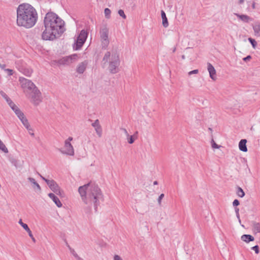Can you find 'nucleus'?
I'll list each match as a JSON object with an SVG mask.
<instances>
[{
    "instance_id": "obj_1",
    "label": "nucleus",
    "mask_w": 260,
    "mask_h": 260,
    "mask_svg": "<svg viewBox=\"0 0 260 260\" xmlns=\"http://www.w3.org/2000/svg\"><path fill=\"white\" fill-rule=\"evenodd\" d=\"M44 24L45 29L42 34L44 40L53 41L59 37L66 30L64 21L52 12L46 14Z\"/></svg>"
},
{
    "instance_id": "obj_2",
    "label": "nucleus",
    "mask_w": 260,
    "mask_h": 260,
    "mask_svg": "<svg viewBox=\"0 0 260 260\" xmlns=\"http://www.w3.org/2000/svg\"><path fill=\"white\" fill-rule=\"evenodd\" d=\"M78 192L82 201L89 208L93 205L95 211H97L100 201L103 199V194L98 185L90 182L78 188Z\"/></svg>"
},
{
    "instance_id": "obj_3",
    "label": "nucleus",
    "mask_w": 260,
    "mask_h": 260,
    "mask_svg": "<svg viewBox=\"0 0 260 260\" xmlns=\"http://www.w3.org/2000/svg\"><path fill=\"white\" fill-rule=\"evenodd\" d=\"M38 17L36 10L28 4H20L17 9L16 22L19 26L31 28L36 24Z\"/></svg>"
},
{
    "instance_id": "obj_4",
    "label": "nucleus",
    "mask_w": 260,
    "mask_h": 260,
    "mask_svg": "<svg viewBox=\"0 0 260 260\" xmlns=\"http://www.w3.org/2000/svg\"><path fill=\"white\" fill-rule=\"evenodd\" d=\"M102 62L103 68L107 63H109L108 68L110 73L115 74L118 72L120 59L119 54L117 52H112L111 54L110 52L107 51L104 55Z\"/></svg>"
},
{
    "instance_id": "obj_5",
    "label": "nucleus",
    "mask_w": 260,
    "mask_h": 260,
    "mask_svg": "<svg viewBox=\"0 0 260 260\" xmlns=\"http://www.w3.org/2000/svg\"><path fill=\"white\" fill-rule=\"evenodd\" d=\"M26 96L30 100L34 105H38L42 101V93L39 89L35 88L34 90L27 93Z\"/></svg>"
},
{
    "instance_id": "obj_6",
    "label": "nucleus",
    "mask_w": 260,
    "mask_h": 260,
    "mask_svg": "<svg viewBox=\"0 0 260 260\" xmlns=\"http://www.w3.org/2000/svg\"><path fill=\"white\" fill-rule=\"evenodd\" d=\"M19 81L21 84V86L23 88L24 92L25 94L30 91L34 90L35 88H37V87L31 80L26 79L24 77H20Z\"/></svg>"
},
{
    "instance_id": "obj_7",
    "label": "nucleus",
    "mask_w": 260,
    "mask_h": 260,
    "mask_svg": "<svg viewBox=\"0 0 260 260\" xmlns=\"http://www.w3.org/2000/svg\"><path fill=\"white\" fill-rule=\"evenodd\" d=\"M100 37L102 41V47L105 49L109 44L108 39L109 29L106 26H103L100 29Z\"/></svg>"
},
{
    "instance_id": "obj_8",
    "label": "nucleus",
    "mask_w": 260,
    "mask_h": 260,
    "mask_svg": "<svg viewBox=\"0 0 260 260\" xmlns=\"http://www.w3.org/2000/svg\"><path fill=\"white\" fill-rule=\"evenodd\" d=\"M87 37V33L84 30H82L77 39L75 46H74L75 50H79L82 47Z\"/></svg>"
},
{
    "instance_id": "obj_9",
    "label": "nucleus",
    "mask_w": 260,
    "mask_h": 260,
    "mask_svg": "<svg viewBox=\"0 0 260 260\" xmlns=\"http://www.w3.org/2000/svg\"><path fill=\"white\" fill-rule=\"evenodd\" d=\"M47 184L49 188L56 194L61 196L62 191L56 182L53 180H49L47 181Z\"/></svg>"
},
{
    "instance_id": "obj_10",
    "label": "nucleus",
    "mask_w": 260,
    "mask_h": 260,
    "mask_svg": "<svg viewBox=\"0 0 260 260\" xmlns=\"http://www.w3.org/2000/svg\"><path fill=\"white\" fill-rule=\"evenodd\" d=\"M64 148L66 149L64 151L61 149L59 150L61 153L66 154L71 156L74 155V150L71 143H69L68 142H64Z\"/></svg>"
},
{
    "instance_id": "obj_11",
    "label": "nucleus",
    "mask_w": 260,
    "mask_h": 260,
    "mask_svg": "<svg viewBox=\"0 0 260 260\" xmlns=\"http://www.w3.org/2000/svg\"><path fill=\"white\" fill-rule=\"evenodd\" d=\"M91 126L94 127L98 137L100 138L102 136L103 130L99 120L98 119L95 120L91 124Z\"/></svg>"
},
{
    "instance_id": "obj_12",
    "label": "nucleus",
    "mask_w": 260,
    "mask_h": 260,
    "mask_svg": "<svg viewBox=\"0 0 260 260\" xmlns=\"http://www.w3.org/2000/svg\"><path fill=\"white\" fill-rule=\"evenodd\" d=\"M88 64V61L87 60L80 63L77 67L76 72L79 74H83L85 71Z\"/></svg>"
},
{
    "instance_id": "obj_13",
    "label": "nucleus",
    "mask_w": 260,
    "mask_h": 260,
    "mask_svg": "<svg viewBox=\"0 0 260 260\" xmlns=\"http://www.w3.org/2000/svg\"><path fill=\"white\" fill-rule=\"evenodd\" d=\"M18 223L19 224H20L22 227L28 233V235L31 238V239H32V240L35 242L36 241V240L35 239V238L34 237L32 234V233H31V231H30V230L29 229V228H28V225L26 223H24L22 222V220L21 219H20L19 221H18Z\"/></svg>"
},
{
    "instance_id": "obj_14",
    "label": "nucleus",
    "mask_w": 260,
    "mask_h": 260,
    "mask_svg": "<svg viewBox=\"0 0 260 260\" xmlns=\"http://www.w3.org/2000/svg\"><path fill=\"white\" fill-rule=\"evenodd\" d=\"M57 63L59 64L65 65L69 64L72 62V56H66L58 59Z\"/></svg>"
},
{
    "instance_id": "obj_15",
    "label": "nucleus",
    "mask_w": 260,
    "mask_h": 260,
    "mask_svg": "<svg viewBox=\"0 0 260 260\" xmlns=\"http://www.w3.org/2000/svg\"><path fill=\"white\" fill-rule=\"evenodd\" d=\"M207 66V69L209 73L210 78L213 80H215L216 79V71L214 67L210 63H208Z\"/></svg>"
},
{
    "instance_id": "obj_16",
    "label": "nucleus",
    "mask_w": 260,
    "mask_h": 260,
    "mask_svg": "<svg viewBox=\"0 0 260 260\" xmlns=\"http://www.w3.org/2000/svg\"><path fill=\"white\" fill-rule=\"evenodd\" d=\"M28 180L31 183L32 188L36 191H41V188L35 179L31 177H28Z\"/></svg>"
},
{
    "instance_id": "obj_17",
    "label": "nucleus",
    "mask_w": 260,
    "mask_h": 260,
    "mask_svg": "<svg viewBox=\"0 0 260 260\" xmlns=\"http://www.w3.org/2000/svg\"><path fill=\"white\" fill-rule=\"evenodd\" d=\"M48 196L50 199L52 200L54 203L58 207H61L62 204L59 199L53 193H50L48 194Z\"/></svg>"
},
{
    "instance_id": "obj_18",
    "label": "nucleus",
    "mask_w": 260,
    "mask_h": 260,
    "mask_svg": "<svg viewBox=\"0 0 260 260\" xmlns=\"http://www.w3.org/2000/svg\"><path fill=\"white\" fill-rule=\"evenodd\" d=\"M18 118L28 131H32V129L30 127V125L27 119L24 117V114H23L22 116L18 117Z\"/></svg>"
},
{
    "instance_id": "obj_19",
    "label": "nucleus",
    "mask_w": 260,
    "mask_h": 260,
    "mask_svg": "<svg viewBox=\"0 0 260 260\" xmlns=\"http://www.w3.org/2000/svg\"><path fill=\"white\" fill-rule=\"evenodd\" d=\"M247 140L246 139H242L239 143V149L243 152L247 151V148L246 147Z\"/></svg>"
},
{
    "instance_id": "obj_20",
    "label": "nucleus",
    "mask_w": 260,
    "mask_h": 260,
    "mask_svg": "<svg viewBox=\"0 0 260 260\" xmlns=\"http://www.w3.org/2000/svg\"><path fill=\"white\" fill-rule=\"evenodd\" d=\"M161 16L162 18V24L165 28L169 26V22L167 18L165 12L163 11H161Z\"/></svg>"
},
{
    "instance_id": "obj_21",
    "label": "nucleus",
    "mask_w": 260,
    "mask_h": 260,
    "mask_svg": "<svg viewBox=\"0 0 260 260\" xmlns=\"http://www.w3.org/2000/svg\"><path fill=\"white\" fill-rule=\"evenodd\" d=\"M241 240L246 243H249L254 241V237L250 235L245 234L241 236Z\"/></svg>"
},
{
    "instance_id": "obj_22",
    "label": "nucleus",
    "mask_w": 260,
    "mask_h": 260,
    "mask_svg": "<svg viewBox=\"0 0 260 260\" xmlns=\"http://www.w3.org/2000/svg\"><path fill=\"white\" fill-rule=\"evenodd\" d=\"M235 15L238 18L244 22H248L249 20H251V19L246 15H240L237 13L235 14Z\"/></svg>"
},
{
    "instance_id": "obj_23",
    "label": "nucleus",
    "mask_w": 260,
    "mask_h": 260,
    "mask_svg": "<svg viewBox=\"0 0 260 260\" xmlns=\"http://www.w3.org/2000/svg\"><path fill=\"white\" fill-rule=\"evenodd\" d=\"M252 230L255 234L260 233V224L258 222H253L252 223Z\"/></svg>"
},
{
    "instance_id": "obj_24",
    "label": "nucleus",
    "mask_w": 260,
    "mask_h": 260,
    "mask_svg": "<svg viewBox=\"0 0 260 260\" xmlns=\"http://www.w3.org/2000/svg\"><path fill=\"white\" fill-rule=\"evenodd\" d=\"M24 75L29 77L32 73V70L28 68H22L20 70Z\"/></svg>"
},
{
    "instance_id": "obj_25",
    "label": "nucleus",
    "mask_w": 260,
    "mask_h": 260,
    "mask_svg": "<svg viewBox=\"0 0 260 260\" xmlns=\"http://www.w3.org/2000/svg\"><path fill=\"white\" fill-rule=\"evenodd\" d=\"M253 28L255 33V35L259 37L260 36V24H255L253 26Z\"/></svg>"
},
{
    "instance_id": "obj_26",
    "label": "nucleus",
    "mask_w": 260,
    "mask_h": 260,
    "mask_svg": "<svg viewBox=\"0 0 260 260\" xmlns=\"http://www.w3.org/2000/svg\"><path fill=\"white\" fill-rule=\"evenodd\" d=\"M12 110L15 112V114L18 117L23 115V113L19 109L17 106L13 108Z\"/></svg>"
},
{
    "instance_id": "obj_27",
    "label": "nucleus",
    "mask_w": 260,
    "mask_h": 260,
    "mask_svg": "<svg viewBox=\"0 0 260 260\" xmlns=\"http://www.w3.org/2000/svg\"><path fill=\"white\" fill-rule=\"evenodd\" d=\"M237 194L240 198H243L245 196V192L242 188L239 186L237 187Z\"/></svg>"
},
{
    "instance_id": "obj_28",
    "label": "nucleus",
    "mask_w": 260,
    "mask_h": 260,
    "mask_svg": "<svg viewBox=\"0 0 260 260\" xmlns=\"http://www.w3.org/2000/svg\"><path fill=\"white\" fill-rule=\"evenodd\" d=\"M68 247L69 248L70 250V251L72 253V254L74 255V256L76 258L77 260H83V258H82L81 257H80L77 254V253L75 252V251L73 249H72L70 246H68Z\"/></svg>"
},
{
    "instance_id": "obj_29",
    "label": "nucleus",
    "mask_w": 260,
    "mask_h": 260,
    "mask_svg": "<svg viewBox=\"0 0 260 260\" xmlns=\"http://www.w3.org/2000/svg\"><path fill=\"white\" fill-rule=\"evenodd\" d=\"M0 150H2L5 153L8 152L7 148L1 140L0 141Z\"/></svg>"
},
{
    "instance_id": "obj_30",
    "label": "nucleus",
    "mask_w": 260,
    "mask_h": 260,
    "mask_svg": "<svg viewBox=\"0 0 260 260\" xmlns=\"http://www.w3.org/2000/svg\"><path fill=\"white\" fill-rule=\"evenodd\" d=\"M105 15L106 18H110L111 10L109 8H106L104 10Z\"/></svg>"
},
{
    "instance_id": "obj_31",
    "label": "nucleus",
    "mask_w": 260,
    "mask_h": 260,
    "mask_svg": "<svg viewBox=\"0 0 260 260\" xmlns=\"http://www.w3.org/2000/svg\"><path fill=\"white\" fill-rule=\"evenodd\" d=\"M1 95L6 100L7 102H10L11 99L9 98V96L5 93L3 91H0Z\"/></svg>"
},
{
    "instance_id": "obj_32",
    "label": "nucleus",
    "mask_w": 260,
    "mask_h": 260,
    "mask_svg": "<svg viewBox=\"0 0 260 260\" xmlns=\"http://www.w3.org/2000/svg\"><path fill=\"white\" fill-rule=\"evenodd\" d=\"M248 41L251 43V44L252 45V47L254 48H255L256 46V45H257V43L255 41V40L254 39H253L249 38H248Z\"/></svg>"
},
{
    "instance_id": "obj_33",
    "label": "nucleus",
    "mask_w": 260,
    "mask_h": 260,
    "mask_svg": "<svg viewBox=\"0 0 260 260\" xmlns=\"http://www.w3.org/2000/svg\"><path fill=\"white\" fill-rule=\"evenodd\" d=\"M211 145H212V147L213 148H217V149H218V148H219L221 147V146L217 145V144L214 142V141L213 140V139H212V141H211Z\"/></svg>"
},
{
    "instance_id": "obj_34",
    "label": "nucleus",
    "mask_w": 260,
    "mask_h": 260,
    "mask_svg": "<svg viewBox=\"0 0 260 260\" xmlns=\"http://www.w3.org/2000/svg\"><path fill=\"white\" fill-rule=\"evenodd\" d=\"M118 13L123 19H125L126 18V15H125L124 12V11L122 10H118Z\"/></svg>"
},
{
    "instance_id": "obj_35",
    "label": "nucleus",
    "mask_w": 260,
    "mask_h": 260,
    "mask_svg": "<svg viewBox=\"0 0 260 260\" xmlns=\"http://www.w3.org/2000/svg\"><path fill=\"white\" fill-rule=\"evenodd\" d=\"M10 106V107H11V108L12 109L13 108H14V107H16L17 106L12 102V101L11 100L10 101V102H8L7 103Z\"/></svg>"
},
{
    "instance_id": "obj_36",
    "label": "nucleus",
    "mask_w": 260,
    "mask_h": 260,
    "mask_svg": "<svg viewBox=\"0 0 260 260\" xmlns=\"http://www.w3.org/2000/svg\"><path fill=\"white\" fill-rule=\"evenodd\" d=\"M251 249L254 250L255 253L258 254L259 253V247L258 245H255L252 247Z\"/></svg>"
},
{
    "instance_id": "obj_37",
    "label": "nucleus",
    "mask_w": 260,
    "mask_h": 260,
    "mask_svg": "<svg viewBox=\"0 0 260 260\" xmlns=\"http://www.w3.org/2000/svg\"><path fill=\"white\" fill-rule=\"evenodd\" d=\"M199 73L198 70H194L193 71H190L188 72V75L190 76L192 74H197Z\"/></svg>"
},
{
    "instance_id": "obj_38",
    "label": "nucleus",
    "mask_w": 260,
    "mask_h": 260,
    "mask_svg": "<svg viewBox=\"0 0 260 260\" xmlns=\"http://www.w3.org/2000/svg\"><path fill=\"white\" fill-rule=\"evenodd\" d=\"M240 204L239 201L237 199H235L233 202V205L235 207H237Z\"/></svg>"
},
{
    "instance_id": "obj_39",
    "label": "nucleus",
    "mask_w": 260,
    "mask_h": 260,
    "mask_svg": "<svg viewBox=\"0 0 260 260\" xmlns=\"http://www.w3.org/2000/svg\"><path fill=\"white\" fill-rule=\"evenodd\" d=\"M164 197V194L163 193H161L158 197V203L159 204V205H160L161 204V201L162 200V199Z\"/></svg>"
},
{
    "instance_id": "obj_40",
    "label": "nucleus",
    "mask_w": 260,
    "mask_h": 260,
    "mask_svg": "<svg viewBox=\"0 0 260 260\" xmlns=\"http://www.w3.org/2000/svg\"><path fill=\"white\" fill-rule=\"evenodd\" d=\"M5 71L8 72V74L9 76H11L13 74V71L11 69H7L5 70Z\"/></svg>"
},
{
    "instance_id": "obj_41",
    "label": "nucleus",
    "mask_w": 260,
    "mask_h": 260,
    "mask_svg": "<svg viewBox=\"0 0 260 260\" xmlns=\"http://www.w3.org/2000/svg\"><path fill=\"white\" fill-rule=\"evenodd\" d=\"M134 141L135 140L133 138V136H131L128 140V142L129 144H133L134 142Z\"/></svg>"
},
{
    "instance_id": "obj_42",
    "label": "nucleus",
    "mask_w": 260,
    "mask_h": 260,
    "mask_svg": "<svg viewBox=\"0 0 260 260\" xmlns=\"http://www.w3.org/2000/svg\"><path fill=\"white\" fill-rule=\"evenodd\" d=\"M235 209V212H236V216L238 217V218L239 219V221H240L239 213V208H238L237 207H236Z\"/></svg>"
},
{
    "instance_id": "obj_43",
    "label": "nucleus",
    "mask_w": 260,
    "mask_h": 260,
    "mask_svg": "<svg viewBox=\"0 0 260 260\" xmlns=\"http://www.w3.org/2000/svg\"><path fill=\"white\" fill-rule=\"evenodd\" d=\"M251 59V56L250 55H248L246 57L243 58V60L245 61H249Z\"/></svg>"
},
{
    "instance_id": "obj_44",
    "label": "nucleus",
    "mask_w": 260,
    "mask_h": 260,
    "mask_svg": "<svg viewBox=\"0 0 260 260\" xmlns=\"http://www.w3.org/2000/svg\"><path fill=\"white\" fill-rule=\"evenodd\" d=\"M114 260H122V259L119 255L116 254L114 256Z\"/></svg>"
},
{
    "instance_id": "obj_45",
    "label": "nucleus",
    "mask_w": 260,
    "mask_h": 260,
    "mask_svg": "<svg viewBox=\"0 0 260 260\" xmlns=\"http://www.w3.org/2000/svg\"><path fill=\"white\" fill-rule=\"evenodd\" d=\"M121 129L124 132V134L127 136L128 137L129 136V135L128 134V132L127 131V130L125 129V128H121Z\"/></svg>"
},
{
    "instance_id": "obj_46",
    "label": "nucleus",
    "mask_w": 260,
    "mask_h": 260,
    "mask_svg": "<svg viewBox=\"0 0 260 260\" xmlns=\"http://www.w3.org/2000/svg\"><path fill=\"white\" fill-rule=\"evenodd\" d=\"M6 64H1L0 63V67L1 68V69L4 70L5 71L6 69H5V67H6Z\"/></svg>"
},
{
    "instance_id": "obj_47",
    "label": "nucleus",
    "mask_w": 260,
    "mask_h": 260,
    "mask_svg": "<svg viewBox=\"0 0 260 260\" xmlns=\"http://www.w3.org/2000/svg\"><path fill=\"white\" fill-rule=\"evenodd\" d=\"M72 140H73V138L71 137H70L65 141V142H68L69 143H70V142L71 141H72Z\"/></svg>"
},
{
    "instance_id": "obj_48",
    "label": "nucleus",
    "mask_w": 260,
    "mask_h": 260,
    "mask_svg": "<svg viewBox=\"0 0 260 260\" xmlns=\"http://www.w3.org/2000/svg\"><path fill=\"white\" fill-rule=\"evenodd\" d=\"M40 177H41V178L44 180L46 183H47V181H49V179H46L45 177H43L42 175H40Z\"/></svg>"
},
{
    "instance_id": "obj_49",
    "label": "nucleus",
    "mask_w": 260,
    "mask_h": 260,
    "mask_svg": "<svg viewBox=\"0 0 260 260\" xmlns=\"http://www.w3.org/2000/svg\"><path fill=\"white\" fill-rule=\"evenodd\" d=\"M176 47L175 46V47H174L173 48V49H172V52H175L176 51Z\"/></svg>"
},
{
    "instance_id": "obj_50",
    "label": "nucleus",
    "mask_w": 260,
    "mask_h": 260,
    "mask_svg": "<svg viewBox=\"0 0 260 260\" xmlns=\"http://www.w3.org/2000/svg\"><path fill=\"white\" fill-rule=\"evenodd\" d=\"M252 7L253 9H255V3L253 2L252 5Z\"/></svg>"
},
{
    "instance_id": "obj_51",
    "label": "nucleus",
    "mask_w": 260,
    "mask_h": 260,
    "mask_svg": "<svg viewBox=\"0 0 260 260\" xmlns=\"http://www.w3.org/2000/svg\"><path fill=\"white\" fill-rule=\"evenodd\" d=\"M244 2V0H239V2L240 4H242Z\"/></svg>"
},
{
    "instance_id": "obj_52",
    "label": "nucleus",
    "mask_w": 260,
    "mask_h": 260,
    "mask_svg": "<svg viewBox=\"0 0 260 260\" xmlns=\"http://www.w3.org/2000/svg\"><path fill=\"white\" fill-rule=\"evenodd\" d=\"M181 58H182V59H184L185 58V55H182V56H181Z\"/></svg>"
},
{
    "instance_id": "obj_53",
    "label": "nucleus",
    "mask_w": 260,
    "mask_h": 260,
    "mask_svg": "<svg viewBox=\"0 0 260 260\" xmlns=\"http://www.w3.org/2000/svg\"><path fill=\"white\" fill-rule=\"evenodd\" d=\"M29 131L30 135H31V136H34V134L33 133L30 132V131Z\"/></svg>"
},
{
    "instance_id": "obj_54",
    "label": "nucleus",
    "mask_w": 260,
    "mask_h": 260,
    "mask_svg": "<svg viewBox=\"0 0 260 260\" xmlns=\"http://www.w3.org/2000/svg\"><path fill=\"white\" fill-rule=\"evenodd\" d=\"M157 184H158V183H157V181H155L153 182V184H154V185H157Z\"/></svg>"
},
{
    "instance_id": "obj_55",
    "label": "nucleus",
    "mask_w": 260,
    "mask_h": 260,
    "mask_svg": "<svg viewBox=\"0 0 260 260\" xmlns=\"http://www.w3.org/2000/svg\"><path fill=\"white\" fill-rule=\"evenodd\" d=\"M209 131H211V132H212V128H209Z\"/></svg>"
}]
</instances>
